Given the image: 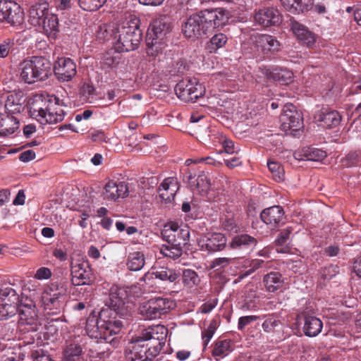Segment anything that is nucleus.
Returning a JSON list of instances; mask_svg holds the SVG:
<instances>
[{
	"label": "nucleus",
	"instance_id": "nucleus-23",
	"mask_svg": "<svg viewBox=\"0 0 361 361\" xmlns=\"http://www.w3.org/2000/svg\"><path fill=\"white\" fill-rule=\"evenodd\" d=\"M315 118L322 127L331 128L340 123L341 116L337 111L324 109L316 115Z\"/></svg>",
	"mask_w": 361,
	"mask_h": 361
},
{
	"label": "nucleus",
	"instance_id": "nucleus-20",
	"mask_svg": "<svg viewBox=\"0 0 361 361\" xmlns=\"http://www.w3.org/2000/svg\"><path fill=\"white\" fill-rule=\"evenodd\" d=\"M255 20L264 27L279 25L281 17L279 11L274 8H264L259 10L255 15Z\"/></svg>",
	"mask_w": 361,
	"mask_h": 361
},
{
	"label": "nucleus",
	"instance_id": "nucleus-22",
	"mask_svg": "<svg viewBox=\"0 0 361 361\" xmlns=\"http://www.w3.org/2000/svg\"><path fill=\"white\" fill-rule=\"evenodd\" d=\"M179 188L177 178L173 177L165 178L159 187V197L165 203L171 202L174 200Z\"/></svg>",
	"mask_w": 361,
	"mask_h": 361
},
{
	"label": "nucleus",
	"instance_id": "nucleus-41",
	"mask_svg": "<svg viewBox=\"0 0 361 361\" xmlns=\"http://www.w3.org/2000/svg\"><path fill=\"white\" fill-rule=\"evenodd\" d=\"M82 348L77 343H71L66 347L63 353V361H81Z\"/></svg>",
	"mask_w": 361,
	"mask_h": 361
},
{
	"label": "nucleus",
	"instance_id": "nucleus-26",
	"mask_svg": "<svg viewBox=\"0 0 361 361\" xmlns=\"http://www.w3.org/2000/svg\"><path fill=\"white\" fill-rule=\"evenodd\" d=\"M168 333V329L163 325H156L149 326L145 329L141 336L145 341L149 340L157 341L158 345L164 343Z\"/></svg>",
	"mask_w": 361,
	"mask_h": 361
},
{
	"label": "nucleus",
	"instance_id": "nucleus-11",
	"mask_svg": "<svg viewBox=\"0 0 361 361\" xmlns=\"http://www.w3.org/2000/svg\"><path fill=\"white\" fill-rule=\"evenodd\" d=\"M0 21L13 26L19 25L24 21V12L14 1H0Z\"/></svg>",
	"mask_w": 361,
	"mask_h": 361
},
{
	"label": "nucleus",
	"instance_id": "nucleus-53",
	"mask_svg": "<svg viewBox=\"0 0 361 361\" xmlns=\"http://www.w3.org/2000/svg\"><path fill=\"white\" fill-rule=\"evenodd\" d=\"M228 38L226 35L223 33H219L214 35L210 39L211 45L213 49H220L223 47L227 42Z\"/></svg>",
	"mask_w": 361,
	"mask_h": 361
},
{
	"label": "nucleus",
	"instance_id": "nucleus-7",
	"mask_svg": "<svg viewBox=\"0 0 361 361\" xmlns=\"http://www.w3.org/2000/svg\"><path fill=\"white\" fill-rule=\"evenodd\" d=\"M173 302L167 298H152L140 305L139 313L145 319H156L173 308Z\"/></svg>",
	"mask_w": 361,
	"mask_h": 361
},
{
	"label": "nucleus",
	"instance_id": "nucleus-56",
	"mask_svg": "<svg viewBox=\"0 0 361 361\" xmlns=\"http://www.w3.org/2000/svg\"><path fill=\"white\" fill-rule=\"evenodd\" d=\"M259 318L257 315H248L240 317L238 322V329L240 331L243 330L246 326L250 323L257 320Z\"/></svg>",
	"mask_w": 361,
	"mask_h": 361
},
{
	"label": "nucleus",
	"instance_id": "nucleus-44",
	"mask_svg": "<svg viewBox=\"0 0 361 361\" xmlns=\"http://www.w3.org/2000/svg\"><path fill=\"white\" fill-rule=\"evenodd\" d=\"M200 282L197 274L192 269H185L183 273V283L188 288L197 287Z\"/></svg>",
	"mask_w": 361,
	"mask_h": 361
},
{
	"label": "nucleus",
	"instance_id": "nucleus-64",
	"mask_svg": "<svg viewBox=\"0 0 361 361\" xmlns=\"http://www.w3.org/2000/svg\"><path fill=\"white\" fill-rule=\"evenodd\" d=\"M25 195L23 190H19L13 200V204L14 205H23L25 204Z\"/></svg>",
	"mask_w": 361,
	"mask_h": 361
},
{
	"label": "nucleus",
	"instance_id": "nucleus-30",
	"mask_svg": "<svg viewBox=\"0 0 361 361\" xmlns=\"http://www.w3.org/2000/svg\"><path fill=\"white\" fill-rule=\"evenodd\" d=\"M295 156L296 159L300 160L319 161L326 157V152L313 147H306L302 148L299 152L295 153Z\"/></svg>",
	"mask_w": 361,
	"mask_h": 361
},
{
	"label": "nucleus",
	"instance_id": "nucleus-6",
	"mask_svg": "<svg viewBox=\"0 0 361 361\" xmlns=\"http://www.w3.org/2000/svg\"><path fill=\"white\" fill-rule=\"evenodd\" d=\"M59 99L54 97L45 101L42 106L31 107L30 113L42 125L53 124L63 120L65 113L59 104Z\"/></svg>",
	"mask_w": 361,
	"mask_h": 361
},
{
	"label": "nucleus",
	"instance_id": "nucleus-42",
	"mask_svg": "<svg viewBox=\"0 0 361 361\" xmlns=\"http://www.w3.org/2000/svg\"><path fill=\"white\" fill-rule=\"evenodd\" d=\"M291 232V228L290 227H287L283 229L277 237L276 243L278 246L276 250L279 252L286 253L288 252L289 248L287 246L283 247V245H287L288 241L290 239Z\"/></svg>",
	"mask_w": 361,
	"mask_h": 361
},
{
	"label": "nucleus",
	"instance_id": "nucleus-2",
	"mask_svg": "<svg viewBox=\"0 0 361 361\" xmlns=\"http://www.w3.org/2000/svg\"><path fill=\"white\" fill-rule=\"evenodd\" d=\"M139 24L137 18L130 16L118 24L100 26L98 37L106 39L109 35L117 52L133 51L138 48L142 39V32Z\"/></svg>",
	"mask_w": 361,
	"mask_h": 361
},
{
	"label": "nucleus",
	"instance_id": "nucleus-31",
	"mask_svg": "<svg viewBox=\"0 0 361 361\" xmlns=\"http://www.w3.org/2000/svg\"><path fill=\"white\" fill-rule=\"evenodd\" d=\"M323 327L322 322L313 316H306L303 326L304 334L309 337H314L318 335Z\"/></svg>",
	"mask_w": 361,
	"mask_h": 361
},
{
	"label": "nucleus",
	"instance_id": "nucleus-60",
	"mask_svg": "<svg viewBox=\"0 0 361 361\" xmlns=\"http://www.w3.org/2000/svg\"><path fill=\"white\" fill-rule=\"evenodd\" d=\"M217 305V299H211L204 304L200 307V311L203 314H207L210 312Z\"/></svg>",
	"mask_w": 361,
	"mask_h": 361
},
{
	"label": "nucleus",
	"instance_id": "nucleus-3",
	"mask_svg": "<svg viewBox=\"0 0 361 361\" xmlns=\"http://www.w3.org/2000/svg\"><path fill=\"white\" fill-rule=\"evenodd\" d=\"M228 18V13L221 8L202 11L187 19L183 25V33L188 38L202 37L226 25Z\"/></svg>",
	"mask_w": 361,
	"mask_h": 361
},
{
	"label": "nucleus",
	"instance_id": "nucleus-18",
	"mask_svg": "<svg viewBox=\"0 0 361 361\" xmlns=\"http://www.w3.org/2000/svg\"><path fill=\"white\" fill-rule=\"evenodd\" d=\"M1 102H4L5 109L11 114H19L23 109L25 99L21 91L9 92L1 97Z\"/></svg>",
	"mask_w": 361,
	"mask_h": 361
},
{
	"label": "nucleus",
	"instance_id": "nucleus-32",
	"mask_svg": "<svg viewBox=\"0 0 361 361\" xmlns=\"http://www.w3.org/2000/svg\"><path fill=\"white\" fill-rule=\"evenodd\" d=\"M19 121L13 114H4L0 129V135L6 136L13 134L19 128Z\"/></svg>",
	"mask_w": 361,
	"mask_h": 361
},
{
	"label": "nucleus",
	"instance_id": "nucleus-33",
	"mask_svg": "<svg viewBox=\"0 0 361 361\" xmlns=\"http://www.w3.org/2000/svg\"><path fill=\"white\" fill-rule=\"evenodd\" d=\"M256 245L257 240L247 234L235 235L229 243V247L233 250L247 249Z\"/></svg>",
	"mask_w": 361,
	"mask_h": 361
},
{
	"label": "nucleus",
	"instance_id": "nucleus-51",
	"mask_svg": "<svg viewBox=\"0 0 361 361\" xmlns=\"http://www.w3.org/2000/svg\"><path fill=\"white\" fill-rule=\"evenodd\" d=\"M16 312V307L14 304H0V319H7L14 315Z\"/></svg>",
	"mask_w": 361,
	"mask_h": 361
},
{
	"label": "nucleus",
	"instance_id": "nucleus-39",
	"mask_svg": "<svg viewBox=\"0 0 361 361\" xmlns=\"http://www.w3.org/2000/svg\"><path fill=\"white\" fill-rule=\"evenodd\" d=\"M147 49L146 52L148 56L156 57L161 53L166 47V41L159 40L154 38L146 37Z\"/></svg>",
	"mask_w": 361,
	"mask_h": 361
},
{
	"label": "nucleus",
	"instance_id": "nucleus-19",
	"mask_svg": "<svg viewBox=\"0 0 361 361\" xmlns=\"http://www.w3.org/2000/svg\"><path fill=\"white\" fill-rule=\"evenodd\" d=\"M128 193V188L124 182L109 180L104 186L103 197L104 200L116 201L125 197Z\"/></svg>",
	"mask_w": 361,
	"mask_h": 361
},
{
	"label": "nucleus",
	"instance_id": "nucleus-38",
	"mask_svg": "<svg viewBox=\"0 0 361 361\" xmlns=\"http://www.w3.org/2000/svg\"><path fill=\"white\" fill-rule=\"evenodd\" d=\"M233 350L232 341L231 340H221L216 342L212 350V355L217 361L227 356Z\"/></svg>",
	"mask_w": 361,
	"mask_h": 361
},
{
	"label": "nucleus",
	"instance_id": "nucleus-47",
	"mask_svg": "<svg viewBox=\"0 0 361 361\" xmlns=\"http://www.w3.org/2000/svg\"><path fill=\"white\" fill-rule=\"evenodd\" d=\"M269 170L270 171L273 178L276 181H281L284 178L283 167L276 161H269L267 163Z\"/></svg>",
	"mask_w": 361,
	"mask_h": 361
},
{
	"label": "nucleus",
	"instance_id": "nucleus-58",
	"mask_svg": "<svg viewBox=\"0 0 361 361\" xmlns=\"http://www.w3.org/2000/svg\"><path fill=\"white\" fill-rule=\"evenodd\" d=\"M76 0H55V4L57 10L65 11L70 9L75 4Z\"/></svg>",
	"mask_w": 361,
	"mask_h": 361
},
{
	"label": "nucleus",
	"instance_id": "nucleus-28",
	"mask_svg": "<svg viewBox=\"0 0 361 361\" xmlns=\"http://www.w3.org/2000/svg\"><path fill=\"white\" fill-rule=\"evenodd\" d=\"M37 27L42 29L48 37L54 38L59 31V19L56 15L49 13Z\"/></svg>",
	"mask_w": 361,
	"mask_h": 361
},
{
	"label": "nucleus",
	"instance_id": "nucleus-43",
	"mask_svg": "<svg viewBox=\"0 0 361 361\" xmlns=\"http://www.w3.org/2000/svg\"><path fill=\"white\" fill-rule=\"evenodd\" d=\"M183 247V245H178L176 243H168L161 247V253L165 257L176 259L182 255Z\"/></svg>",
	"mask_w": 361,
	"mask_h": 361
},
{
	"label": "nucleus",
	"instance_id": "nucleus-8",
	"mask_svg": "<svg viewBox=\"0 0 361 361\" xmlns=\"http://www.w3.org/2000/svg\"><path fill=\"white\" fill-rule=\"evenodd\" d=\"M175 92L177 97L184 102H195L203 96L205 87L195 78H185L176 84Z\"/></svg>",
	"mask_w": 361,
	"mask_h": 361
},
{
	"label": "nucleus",
	"instance_id": "nucleus-36",
	"mask_svg": "<svg viewBox=\"0 0 361 361\" xmlns=\"http://www.w3.org/2000/svg\"><path fill=\"white\" fill-rule=\"evenodd\" d=\"M145 264V255L142 252H133L128 255L126 266L132 271H137L142 269Z\"/></svg>",
	"mask_w": 361,
	"mask_h": 361
},
{
	"label": "nucleus",
	"instance_id": "nucleus-55",
	"mask_svg": "<svg viewBox=\"0 0 361 361\" xmlns=\"http://www.w3.org/2000/svg\"><path fill=\"white\" fill-rule=\"evenodd\" d=\"M339 272L338 267L331 264L325 267L321 271V276L325 280H330Z\"/></svg>",
	"mask_w": 361,
	"mask_h": 361
},
{
	"label": "nucleus",
	"instance_id": "nucleus-62",
	"mask_svg": "<svg viewBox=\"0 0 361 361\" xmlns=\"http://www.w3.org/2000/svg\"><path fill=\"white\" fill-rule=\"evenodd\" d=\"M231 261H232V259L228 258V257L216 258L213 262L212 267L214 268L216 267H224L227 266L228 264H229L231 262Z\"/></svg>",
	"mask_w": 361,
	"mask_h": 361
},
{
	"label": "nucleus",
	"instance_id": "nucleus-24",
	"mask_svg": "<svg viewBox=\"0 0 361 361\" xmlns=\"http://www.w3.org/2000/svg\"><path fill=\"white\" fill-rule=\"evenodd\" d=\"M49 6L48 3L42 2L35 4L30 8L29 22L34 27H38L42 25L44 18L49 13Z\"/></svg>",
	"mask_w": 361,
	"mask_h": 361
},
{
	"label": "nucleus",
	"instance_id": "nucleus-54",
	"mask_svg": "<svg viewBox=\"0 0 361 361\" xmlns=\"http://www.w3.org/2000/svg\"><path fill=\"white\" fill-rule=\"evenodd\" d=\"M30 356L32 361H54L50 355L41 348L32 350Z\"/></svg>",
	"mask_w": 361,
	"mask_h": 361
},
{
	"label": "nucleus",
	"instance_id": "nucleus-1",
	"mask_svg": "<svg viewBox=\"0 0 361 361\" xmlns=\"http://www.w3.org/2000/svg\"><path fill=\"white\" fill-rule=\"evenodd\" d=\"M130 290L128 287L112 285L109 290L106 305L109 308L102 309L97 318L90 317L86 322V331L91 337L97 340H104L106 343H115L116 338H110L118 334L123 326L122 322L113 316L114 314L124 317L130 314L131 304L128 296Z\"/></svg>",
	"mask_w": 361,
	"mask_h": 361
},
{
	"label": "nucleus",
	"instance_id": "nucleus-48",
	"mask_svg": "<svg viewBox=\"0 0 361 361\" xmlns=\"http://www.w3.org/2000/svg\"><path fill=\"white\" fill-rule=\"evenodd\" d=\"M106 0H78L79 6L85 11H94L102 6Z\"/></svg>",
	"mask_w": 361,
	"mask_h": 361
},
{
	"label": "nucleus",
	"instance_id": "nucleus-50",
	"mask_svg": "<svg viewBox=\"0 0 361 361\" xmlns=\"http://www.w3.org/2000/svg\"><path fill=\"white\" fill-rule=\"evenodd\" d=\"M119 63V57L118 55L112 54L107 52L101 61V67L103 69L108 70L115 67Z\"/></svg>",
	"mask_w": 361,
	"mask_h": 361
},
{
	"label": "nucleus",
	"instance_id": "nucleus-14",
	"mask_svg": "<svg viewBox=\"0 0 361 361\" xmlns=\"http://www.w3.org/2000/svg\"><path fill=\"white\" fill-rule=\"evenodd\" d=\"M72 283L74 286L88 284L92 276V273L87 262L83 261L71 263Z\"/></svg>",
	"mask_w": 361,
	"mask_h": 361
},
{
	"label": "nucleus",
	"instance_id": "nucleus-13",
	"mask_svg": "<svg viewBox=\"0 0 361 361\" xmlns=\"http://www.w3.org/2000/svg\"><path fill=\"white\" fill-rule=\"evenodd\" d=\"M145 341L140 337L133 342L126 352V358L129 361L152 360L157 354L155 348H149L144 343Z\"/></svg>",
	"mask_w": 361,
	"mask_h": 361
},
{
	"label": "nucleus",
	"instance_id": "nucleus-9",
	"mask_svg": "<svg viewBox=\"0 0 361 361\" xmlns=\"http://www.w3.org/2000/svg\"><path fill=\"white\" fill-rule=\"evenodd\" d=\"M19 314L18 324L20 329L25 331H37L41 327L38 320L36 306L32 301L21 304L16 307V312Z\"/></svg>",
	"mask_w": 361,
	"mask_h": 361
},
{
	"label": "nucleus",
	"instance_id": "nucleus-16",
	"mask_svg": "<svg viewBox=\"0 0 361 361\" xmlns=\"http://www.w3.org/2000/svg\"><path fill=\"white\" fill-rule=\"evenodd\" d=\"M226 244V238L220 233H209L198 240L200 249L208 252L221 250Z\"/></svg>",
	"mask_w": 361,
	"mask_h": 361
},
{
	"label": "nucleus",
	"instance_id": "nucleus-37",
	"mask_svg": "<svg viewBox=\"0 0 361 361\" xmlns=\"http://www.w3.org/2000/svg\"><path fill=\"white\" fill-rule=\"evenodd\" d=\"M263 282L266 289L269 292L274 293L282 286L283 281L280 273L271 272L264 276Z\"/></svg>",
	"mask_w": 361,
	"mask_h": 361
},
{
	"label": "nucleus",
	"instance_id": "nucleus-25",
	"mask_svg": "<svg viewBox=\"0 0 361 361\" xmlns=\"http://www.w3.org/2000/svg\"><path fill=\"white\" fill-rule=\"evenodd\" d=\"M291 30L297 38L308 47H312L316 42V37L313 32L300 23L291 20Z\"/></svg>",
	"mask_w": 361,
	"mask_h": 361
},
{
	"label": "nucleus",
	"instance_id": "nucleus-10",
	"mask_svg": "<svg viewBox=\"0 0 361 361\" xmlns=\"http://www.w3.org/2000/svg\"><path fill=\"white\" fill-rule=\"evenodd\" d=\"M161 235L168 243H176L178 245H185L190 238L189 228L176 221L166 224L161 231Z\"/></svg>",
	"mask_w": 361,
	"mask_h": 361
},
{
	"label": "nucleus",
	"instance_id": "nucleus-61",
	"mask_svg": "<svg viewBox=\"0 0 361 361\" xmlns=\"http://www.w3.org/2000/svg\"><path fill=\"white\" fill-rule=\"evenodd\" d=\"M35 158V153L33 150L28 149L23 152L19 155V159L23 162L30 161Z\"/></svg>",
	"mask_w": 361,
	"mask_h": 361
},
{
	"label": "nucleus",
	"instance_id": "nucleus-35",
	"mask_svg": "<svg viewBox=\"0 0 361 361\" xmlns=\"http://www.w3.org/2000/svg\"><path fill=\"white\" fill-rule=\"evenodd\" d=\"M191 189L201 195L207 194L211 188V183L208 178L204 174H200L197 178L192 180L190 178L189 181Z\"/></svg>",
	"mask_w": 361,
	"mask_h": 361
},
{
	"label": "nucleus",
	"instance_id": "nucleus-45",
	"mask_svg": "<svg viewBox=\"0 0 361 361\" xmlns=\"http://www.w3.org/2000/svg\"><path fill=\"white\" fill-rule=\"evenodd\" d=\"M264 317L265 319L262 324V328L266 333L274 332L276 328L281 325L280 320L274 314H269Z\"/></svg>",
	"mask_w": 361,
	"mask_h": 361
},
{
	"label": "nucleus",
	"instance_id": "nucleus-29",
	"mask_svg": "<svg viewBox=\"0 0 361 361\" xmlns=\"http://www.w3.org/2000/svg\"><path fill=\"white\" fill-rule=\"evenodd\" d=\"M265 74L269 78H271L283 85L290 83L293 78V73L290 71L276 67L266 69Z\"/></svg>",
	"mask_w": 361,
	"mask_h": 361
},
{
	"label": "nucleus",
	"instance_id": "nucleus-52",
	"mask_svg": "<svg viewBox=\"0 0 361 361\" xmlns=\"http://www.w3.org/2000/svg\"><path fill=\"white\" fill-rule=\"evenodd\" d=\"M216 329V322L212 320L208 327L202 331V338L204 345H207L213 337Z\"/></svg>",
	"mask_w": 361,
	"mask_h": 361
},
{
	"label": "nucleus",
	"instance_id": "nucleus-27",
	"mask_svg": "<svg viewBox=\"0 0 361 361\" xmlns=\"http://www.w3.org/2000/svg\"><path fill=\"white\" fill-rule=\"evenodd\" d=\"M283 215L284 212L281 207L273 206L264 209L260 216L266 224L276 226L283 219Z\"/></svg>",
	"mask_w": 361,
	"mask_h": 361
},
{
	"label": "nucleus",
	"instance_id": "nucleus-40",
	"mask_svg": "<svg viewBox=\"0 0 361 361\" xmlns=\"http://www.w3.org/2000/svg\"><path fill=\"white\" fill-rule=\"evenodd\" d=\"M152 275L156 279L170 283L176 281L179 277V274L174 269L167 267H161L156 269L152 272Z\"/></svg>",
	"mask_w": 361,
	"mask_h": 361
},
{
	"label": "nucleus",
	"instance_id": "nucleus-59",
	"mask_svg": "<svg viewBox=\"0 0 361 361\" xmlns=\"http://www.w3.org/2000/svg\"><path fill=\"white\" fill-rule=\"evenodd\" d=\"M51 276V271L47 267L38 269L35 274V278L38 280L48 279Z\"/></svg>",
	"mask_w": 361,
	"mask_h": 361
},
{
	"label": "nucleus",
	"instance_id": "nucleus-12",
	"mask_svg": "<svg viewBox=\"0 0 361 361\" xmlns=\"http://www.w3.org/2000/svg\"><path fill=\"white\" fill-rule=\"evenodd\" d=\"M280 121L281 130L286 133L297 131L303 123L301 112L292 104L284 106Z\"/></svg>",
	"mask_w": 361,
	"mask_h": 361
},
{
	"label": "nucleus",
	"instance_id": "nucleus-15",
	"mask_svg": "<svg viewBox=\"0 0 361 361\" xmlns=\"http://www.w3.org/2000/svg\"><path fill=\"white\" fill-rule=\"evenodd\" d=\"M54 73L59 81H70L77 73L76 64L70 58L59 59L54 64Z\"/></svg>",
	"mask_w": 361,
	"mask_h": 361
},
{
	"label": "nucleus",
	"instance_id": "nucleus-46",
	"mask_svg": "<svg viewBox=\"0 0 361 361\" xmlns=\"http://www.w3.org/2000/svg\"><path fill=\"white\" fill-rule=\"evenodd\" d=\"M18 299L17 295H16L15 290L10 288L7 287L4 289H1L0 291V304H14L16 306V300Z\"/></svg>",
	"mask_w": 361,
	"mask_h": 361
},
{
	"label": "nucleus",
	"instance_id": "nucleus-57",
	"mask_svg": "<svg viewBox=\"0 0 361 361\" xmlns=\"http://www.w3.org/2000/svg\"><path fill=\"white\" fill-rule=\"evenodd\" d=\"M221 142L222 143L224 152L226 153L233 154H238L239 152V149L238 147H235L233 141L223 138V140L221 141Z\"/></svg>",
	"mask_w": 361,
	"mask_h": 361
},
{
	"label": "nucleus",
	"instance_id": "nucleus-17",
	"mask_svg": "<svg viewBox=\"0 0 361 361\" xmlns=\"http://www.w3.org/2000/svg\"><path fill=\"white\" fill-rule=\"evenodd\" d=\"M171 31L169 18L166 16H161L156 18L150 24L147 37L159 40L166 41V35Z\"/></svg>",
	"mask_w": 361,
	"mask_h": 361
},
{
	"label": "nucleus",
	"instance_id": "nucleus-5",
	"mask_svg": "<svg viewBox=\"0 0 361 361\" xmlns=\"http://www.w3.org/2000/svg\"><path fill=\"white\" fill-rule=\"evenodd\" d=\"M66 291L58 283H51L44 288L41 295V303L48 315H59L64 310Z\"/></svg>",
	"mask_w": 361,
	"mask_h": 361
},
{
	"label": "nucleus",
	"instance_id": "nucleus-49",
	"mask_svg": "<svg viewBox=\"0 0 361 361\" xmlns=\"http://www.w3.org/2000/svg\"><path fill=\"white\" fill-rule=\"evenodd\" d=\"M361 160V152H353L348 154L345 157L341 159V164L344 167H351L357 165Z\"/></svg>",
	"mask_w": 361,
	"mask_h": 361
},
{
	"label": "nucleus",
	"instance_id": "nucleus-63",
	"mask_svg": "<svg viewBox=\"0 0 361 361\" xmlns=\"http://www.w3.org/2000/svg\"><path fill=\"white\" fill-rule=\"evenodd\" d=\"M11 46L9 42L4 41L0 44V58H4L8 56Z\"/></svg>",
	"mask_w": 361,
	"mask_h": 361
},
{
	"label": "nucleus",
	"instance_id": "nucleus-21",
	"mask_svg": "<svg viewBox=\"0 0 361 361\" xmlns=\"http://www.w3.org/2000/svg\"><path fill=\"white\" fill-rule=\"evenodd\" d=\"M252 41L257 51L265 54L279 49V42L271 35L257 34L252 37Z\"/></svg>",
	"mask_w": 361,
	"mask_h": 361
},
{
	"label": "nucleus",
	"instance_id": "nucleus-4",
	"mask_svg": "<svg viewBox=\"0 0 361 361\" xmlns=\"http://www.w3.org/2000/svg\"><path fill=\"white\" fill-rule=\"evenodd\" d=\"M20 77L28 84L43 81L51 73V62L42 56H32L20 63Z\"/></svg>",
	"mask_w": 361,
	"mask_h": 361
},
{
	"label": "nucleus",
	"instance_id": "nucleus-34",
	"mask_svg": "<svg viewBox=\"0 0 361 361\" xmlns=\"http://www.w3.org/2000/svg\"><path fill=\"white\" fill-rule=\"evenodd\" d=\"M283 6L293 13L308 11L312 0H281Z\"/></svg>",
	"mask_w": 361,
	"mask_h": 361
}]
</instances>
